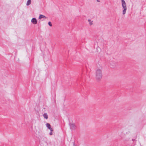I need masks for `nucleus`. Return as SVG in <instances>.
I'll list each match as a JSON object with an SVG mask.
<instances>
[{"label":"nucleus","instance_id":"obj_16","mask_svg":"<svg viewBox=\"0 0 146 146\" xmlns=\"http://www.w3.org/2000/svg\"><path fill=\"white\" fill-rule=\"evenodd\" d=\"M97 1L98 2H100V1L99 0H97Z\"/></svg>","mask_w":146,"mask_h":146},{"label":"nucleus","instance_id":"obj_5","mask_svg":"<svg viewBox=\"0 0 146 146\" xmlns=\"http://www.w3.org/2000/svg\"><path fill=\"white\" fill-rule=\"evenodd\" d=\"M116 66V64L114 62H112L110 63V67L111 68H114Z\"/></svg>","mask_w":146,"mask_h":146},{"label":"nucleus","instance_id":"obj_13","mask_svg":"<svg viewBox=\"0 0 146 146\" xmlns=\"http://www.w3.org/2000/svg\"><path fill=\"white\" fill-rule=\"evenodd\" d=\"M50 130L51 131H53V129L52 128H51V127L48 129Z\"/></svg>","mask_w":146,"mask_h":146},{"label":"nucleus","instance_id":"obj_3","mask_svg":"<svg viewBox=\"0 0 146 146\" xmlns=\"http://www.w3.org/2000/svg\"><path fill=\"white\" fill-rule=\"evenodd\" d=\"M69 125L70 126V129L72 130L75 129L76 126L74 124L70 123Z\"/></svg>","mask_w":146,"mask_h":146},{"label":"nucleus","instance_id":"obj_11","mask_svg":"<svg viewBox=\"0 0 146 146\" xmlns=\"http://www.w3.org/2000/svg\"><path fill=\"white\" fill-rule=\"evenodd\" d=\"M88 21L89 22V24L90 25H92V22H91V20L90 19H88Z\"/></svg>","mask_w":146,"mask_h":146},{"label":"nucleus","instance_id":"obj_12","mask_svg":"<svg viewBox=\"0 0 146 146\" xmlns=\"http://www.w3.org/2000/svg\"><path fill=\"white\" fill-rule=\"evenodd\" d=\"M48 24L49 26L51 27L52 26L51 23L50 22H49L48 23Z\"/></svg>","mask_w":146,"mask_h":146},{"label":"nucleus","instance_id":"obj_2","mask_svg":"<svg viewBox=\"0 0 146 146\" xmlns=\"http://www.w3.org/2000/svg\"><path fill=\"white\" fill-rule=\"evenodd\" d=\"M121 4L123 10L122 11V13L123 15H124L125 14L126 11L127 9V7L126 3L124 0H121Z\"/></svg>","mask_w":146,"mask_h":146},{"label":"nucleus","instance_id":"obj_9","mask_svg":"<svg viewBox=\"0 0 146 146\" xmlns=\"http://www.w3.org/2000/svg\"><path fill=\"white\" fill-rule=\"evenodd\" d=\"M14 60L17 62H18L19 61V59L17 58L16 55L15 56Z\"/></svg>","mask_w":146,"mask_h":146},{"label":"nucleus","instance_id":"obj_7","mask_svg":"<svg viewBox=\"0 0 146 146\" xmlns=\"http://www.w3.org/2000/svg\"><path fill=\"white\" fill-rule=\"evenodd\" d=\"M43 115L44 118H45L46 119L48 118V115L46 113H44Z\"/></svg>","mask_w":146,"mask_h":146},{"label":"nucleus","instance_id":"obj_6","mask_svg":"<svg viewBox=\"0 0 146 146\" xmlns=\"http://www.w3.org/2000/svg\"><path fill=\"white\" fill-rule=\"evenodd\" d=\"M42 18H44L45 19H46V17L43 15H41L39 16L38 18L39 19H41Z\"/></svg>","mask_w":146,"mask_h":146},{"label":"nucleus","instance_id":"obj_8","mask_svg":"<svg viewBox=\"0 0 146 146\" xmlns=\"http://www.w3.org/2000/svg\"><path fill=\"white\" fill-rule=\"evenodd\" d=\"M31 0H28L27 3V5H29L31 4Z\"/></svg>","mask_w":146,"mask_h":146},{"label":"nucleus","instance_id":"obj_1","mask_svg":"<svg viewBox=\"0 0 146 146\" xmlns=\"http://www.w3.org/2000/svg\"><path fill=\"white\" fill-rule=\"evenodd\" d=\"M96 78L97 81H100L102 78V71L100 68H97L95 72Z\"/></svg>","mask_w":146,"mask_h":146},{"label":"nucleus","instance_id":"obj_10","mask_svg":"<svg viewBox=\"0 0 146 146\" xmlns=\"http://www.w3.org/2000/svg\"><path fill=\"white\" fill-rule=\"evenodd\" d=\"M46 126L48 129H49L51 127L49 123H47L46 124Z\"/></svg>","mask_w":146,"mask_h":146},{"label":"nucleus","instance_id":"obj_15","mask_svg":"<svg viewBox=\"0 0 146 146\" xmlns=\"http://www.w3.org/2000/svg\"><path fill=\"white\" fill-rule=\"evenodd\" d=\"M96 49L97 50H100V48L99 47H98Z\"/></svg>","mask_w":146,"mask_h":146},{"label":"nucleus","instance_id":"obj_14","mask_svg":"<svg viewBox=\"0 0 146 146\" xmlns=\"http://www.w3.org/2000/svg\"><path fill=\"white\" fill-rule=\"evenodd\" d=\"M49 134L50 135H51L52 134V131H51L50 132V133H49Z\"/></svg>","mask_w":146,"mask_h":146},{"label":"nucleus","instance_id":"obj_4","mask_svg":"<svg viewBox=\"0 0 146 146\" xmlns=\"http://www.w3.org/2000/svg\"><path fill=\"white\" fill-rule=\"evenodd\" d=\"M31 21L34 24H36L37 23V21L35 18H33L32 19Z\"/></svg>","mask_w":146,"mask_h":146}]
</instances>
